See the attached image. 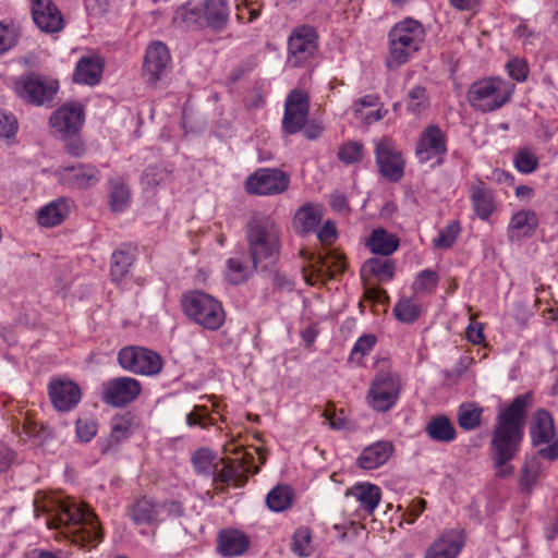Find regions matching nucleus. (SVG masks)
I'll use <instances>...</instances> for the list:
<instances>
[{
    "instance_id": "nucleus-1",
    "label": "nucleus",
    "mask_w": 558,
    "mask_h": 558,
    "mask_svg": "<svg viewBox=\"0 0 558 558\" xmlns=\"http://www.w3.org/2000/svg\"><path fill=\"white\" fill-rule=\"evenodd\" d=\"M531 403V393L520 395L498 413L490 440V451L499 477L510 476L514 471L509 462L520 451L524 435L525 413Z\"/></svg>"
},
{
    "instance_id": "nucleus-2",
    "label": "nucleus",
    "mask_w": 558,
    "mask_h": 558,
    "mask_svg": "<svg viewBox=\"0 0 558 558\" xmlns=\"http://www.w3.org/2000/svg\"><path fill=\"white\" fill-rule=\"evenodd\" d=\"M48 525L63 529L64 535L82 547L96 546L101 541V531L94 513L72 499L59 502L57 513L48 520Z\"/></svg>"
},
{
    "instance_id": "nucleus-3",
    "label": "nucleus",
    "mask_w": 558,
    "mask_h": 558,
    "mask_svg": "<svg viewBox=\"0 0 558 558\" xmlns=\"http://www.w3.org/2000/svg\"><path fill=\"white\" fill-rule=\"evenodd\" d=\"M250 254L255 267L274 264L280 252V229L268 216H255L247 226Z\"/></svg>"
},
{
    "instance_id": "nucleus-4",
    "label": "nucleus",
    "mask_w": 558,
    "mask_h": 558,
    "mask_svg": "<svg viewBox=\"0 0 558 558\" xmlns=\"http://www.w3.org/2000/svg\"><path fill=\"white\" fill-rule=\"evenodd\" d=\"M424 40L425 31L418 21L407 17L395 24L388 33L386 66L393 70L408 62L422 48Z\"/></svg>"
},
{
    "instance_id": "nucleus-5",
    "label": "nucleus",
    "mask_w": 558,
    "mask_h": 558,
    "mask_svg": "<svg viewBox=\"0 0 558 558\" xmlns=\"http://www.w3.org/2000/svg\"><path fill=\"white\" fill-rule=\"evenodd\" d=\"M182 308L189 319L209 331L220 329L226 320L222 303L204 291L186 292L182 296Z\"/></svg>"
},
{
    "instance_id": "nucleus-6",
    "label": "nucleus",
    "mask_w": 558,
    "mask_h": 558,
    "mask_svg": "<svg viewBox=\"0 0 558 558\" xmlns=\"http://www.w3.org/2000/svg\"><path fill=\"white\" fill-rule=\"evenodd\" d=\"M514 86L500 77H486L474 82L468 92V100L476 110L492 112L507 104Z\"/></svg>"
},
{
    "instance_id": "nucleus-7",
    "label": "nucleus",
    "mask_w": 558,
    "mask_h": 558,
    "mask_svg": "<svg viewBox=\"0 0 558 558\" xmlns=\"http://www.w3.org/2000/svg\"><path fill=\"white\" fill-rule=\"evenodd\" d=\"M530 435L537 453L547 460L558 459V437L554 420L545 410H537L531 420Z\"/></svg>"
},
{
    "instance_id": "nucleus-8",
    "label": "nucleus",
    "mask_w": 558,
    "mask_h": 558,
    "mask_svg": "<svg viewBox=\"0 0 558 558\" xmlns=\"http://www.w3.org/2000/svg\"><path fill=\"white\" fill-rule=\"evenodd\" d=\"M118 363L126 372L154 376L162 368V359L156 352L145 347L128 345L118 353Z\"/></svg>"
},
{
    "instance_id": "nucleus-9",
    "label": "nucleus",
    "mask_w": 558,
    "mask_h": 558,
    "mask_svg": "<svg viewBox=\"0 0 558 558\" xmlns=\"http://www.w3.org/2000/svg\"><path fill=\"white\" fill-rule=\"evenodd\" d=\"M58 88L57 80L37 74L21 76L14 83L17 96L35 106H43L51 101Z\"/></svg>"
},
{
    "instance_id": "nucleus-10",
    "label": "nucleus",
    "mask_w": 558,
    "mask_h": 558,
    "mask_svg": "<svg viewBox=\"0 0 558 558\" xmlns=\"http://www.w3.org/2000/svg\"><path fill=\"white\" fill-rule=\"evenodd\" d=\"M447 155L446 133L436 124L426 126L420 134L415 156L421 163L439 166Z\"/></svg>"
},
{
    "instance_id": "nucleus-11",
    "label": "nucleus",
    "mask_w": 558,
    "mask_h": 558,
    "mask_svg": "<svg viewBox=\"0 0 558 558\" xmlns=\"http://www.w3.org/2000/svg\"><path fill=\"white\" fill-rule=\"evenodd\" d=\"M401 385L399 377L393 374L377 375L367 392L368 405L376 412L389 411L399 399Z\"/></svg>"
},
{
    "instance_id": "nucleus-12",
    "label": "nucleus",
    "mask_w": 558,
    "mask_h": 558,
    "mask_svg": "<svg viewBox=\"0 0 558 558\" xmlns=\"http://www.w3.org/2000/svg\"><path fill=\"white\" fill-rule=\"evenodd\" d=\"M142 393V384L133 377L121 376L101 385V400L113 408H123L134 402Z\"/></svg>"
},
{
    "instance_id": "nucleus-13",
    "label": "nucleus",
    "mask_w": 558,
    "mask_h": 558,
    "mask_svg": "<svg viewBox=\"0 0 558 558\" xmlns=\"http://www.w3.org/2000/svg\"><path fill=\"white\" fill-rule=\"evenodd\" d=\"M290 185V175L276 168H262L246 179L245 189L250 194L278 195Z\"/></svg>"
},
{
    "instance_id": "nucleus-14",
    "label": "nucleus",
    "mask_w": 558,
    "mask_h": 558,
    "mask_svg": "<svg viewBox=\"0 0 558 558\" xmlns=\"http://www.w3.org/2000/svg\"><path fill=\"white\" fill-rule=\"evenodd\" d=\"M171 54L166 44L150 43L145 52L143 76L147 83L156 85L171 69Z\"/></svg>"
},
{
    "instance_id": "nucleus-15",
    "label": "nucleus",
    "mask_w": 558,
    "mask_h": 558,
    "mask_svg": "<svg viewBox=\"0 0 558 558\" xmlns=\"http://www.w3.org/2000/svg\"><path fill=\"white\" fill-rule=\"evenodd\" d=\"M84 123V109L80 104L69 102L57 109L49 119V125L54 134L62 138L78 133Z\"/></svg>"
},
{
    "instance_id": "nucleus-16",
    "label": "nucleus",
    "mask_w": 558,
    "mask_h": 558,
    "mask_svg": "<svg viewBox=\"0 0 558 558\" xmlns=\"http://www.w3.org/2000/svg\"><path fill=\"white\" fill-rule=\"evenodd\" d=\"M376 161L384 177L391 181L399 180L403 174L404 161L395 143L386 137L375 143Z\"/></svg>"
},
{
    "instance_id": "nucleus-17",
    "label": "nucleus",
    "mask_w": 558,
    "mask_h": 558,
    "mask_svg": "<svg viewBox=\"0 0 558 558\" xmlns=\"http://www.w3.org/2000/svg\"><path fill=\"white\" fill-rule=\"evenodd\" d=\"M317 49L316 33L313 27L300 26L289 37V62L299 66L310 59Z\"/></svg>"
},
{
    "instance_id": "nucleus-18",
    "label": "nucleus",
    "mask_w": 558,
    "mask_h": 558,
    "mask_svg": "<svg viewBox=\"0 0 558 558\" xmlns=\"http://www.w3.org/2000/svg\"><path fill=\"white\" fill-rule=\"evenodd\" d=\"M48 392L52 405L61 412L75 408L82 397L78 385L66 378H52L48 386Z\"/></svg>"
},
{
    "instance_id": "nucleus-19",
    "label": "nucleus",
    "mask_w": 558,
    "mask_h": 558,
    "mask_svg": "<svg viewBox=\"0 0 558 558\" xmlns=\"http://www.w3.org/2000/svg\"><path fill=\"white\" fill-rule=\"evenodd\" d=\"M307 114V96L300 90L291 92L286 100L284 116L282 120L284 131L290 134L299 132L305 125Z\"/></svg>"
},
{
    "instance_id": "nucleus-20",
    "label": "nucleus",
    "mask_w": 558,
    "mask_h": 558,
    "mask_svg": "<svg viewBox=\"0 0 558 558\" xmlns=\"http://www.w3.org/2000/svg\"><path fill=\"white\" fill-rule=\"evenodd\" d=\"M56 177L60 184L69 189H87L99 181L98 170L89 165L59 168Z\"/></svg>"
},
{
    "instance_id": "nucleus-21",
    "label": "nucleus",
    "mask_w": 558,
    "mask_h": 558,
    "mask_svg": "<svg viewBox=\"0 0 558 558\" xmlns=\"http://www.w3.org/2000/svg\"><path fill=\"white\" fill-rule=\"evenodd\" d=\"M32 15L38 28L45 33H58L63 28V19L51 0H32Z\"/></svg>"
},
{
    "instance_id": "nucleus-22",
    "label": "nucleus",
    "mask_w": 558,
    "mask_h": 558,
    "mask_svg": "<svg viewBox=\"0 0 558 558\" xmlns=\"http://www.w3.org/2000/svg\"><path fill=\"white\" fill-rule=\"evenodd\" d=\"M464 544L462 530L453 529L444 532L425 554V558H457Z\"/></svg>"
},
{
    "instance_id": "nucleus-23",
    "label": "nucleus",
    "mask_w": 558,
    "mask_h": 558,
    "mask_svg": "<svg viewBox=\"0 0 558 558\" xmlns=\"http://www.w3.org/2000/svg\"><path fill=\"white\" fill-rule=\"evenodd\" d=\"M250 545V537L238 529H223L217 536V551L225 558L242 556Z\"/></svg>"
},
{
    "instance_id": "nucleus-24",
    "label": "nucleus",
    "mask_w": 558,
    "mask_h": 558,
    "mask_svg": "<svg viewBox=\"0 0 558 558\" xmlns=\"http://www.w3.org/2000/svg\"><path fill=\"white\" fill-rule=\"evenodd\" d=\"M537 215L531 209H521L512 215L508 225L507 234L511 242H519L530 238L536 230Z\"/></svg>"
},
{
    "instance_id": "nucleus-25",
    "label": "nucleus",
    "mask_w": 558,
    "mask_h": 558,
    "mask_svg": "<svg viewBox=\"0 0 558 558\" xmlns=\"http://www.w3.org/2000/svg\"><path fill=\"white\" fill-rule=\"evenodd\" d=\"M345 496L355 498L359 502V508L367 514H373L381 499L380 488L377 485L364 482L356 483L348 488Z\"/></svg>"
},
{
    "instance_id": "nucleus-26",
    "label": "nucleus",
    "mask_w": 558,
    "mask_h": 558,
    "mask_svg": "<svg viewBox=\"0 0 558 558\" xmlns=\"http://www.w3.org/2000/svg\"><path fill=\"white\" fill-rule=\"evenodd\" d=\"M425 311L421 298L414 295H401L392 307L393 317L401 324L416 322Z\"/></svg>"
},
{
    "instance_id": "nucleus-27",
    "label": "nucleus",
    "mask_w": 558,
    "mask_h": 558,
    "mask_svg": "<svg viewBox=\"0 0 558 558\" xmlns=\"http://www.w3.org/2000/svg\"><path fill=\"white\" fill-rule=\"evenodd\" d=\"M393 452V446L389 441H376L366 447L357 459L362 469L374 470L385 464Z\"/></svg>"
},
{
    "instance_id": "nucleus-28",
    "label": "nucleus",
    "mask_w": 558,
    "mask_h": 558,
    "mask_svg": "<svg viewBox=\"0 0 558 558\" xmlns=\"http://www.w3.org/2000/svg\"><path fill=\"white\" fill-rule=\"evenodd\" d=\"M71 203L59 198L43 206L37 211V222L41 227L52 228L60 225L70 214Z\"/></svg>"
},
{
    "instance_id": "nucleus-29",
    "label": "nucleus",
    "mask_w": 558,
    "mask_h": 558,
    "mask_svg": "<svg viewBox=\"0 0 558 558\" xmlns=\"http://www.w3.org/2000/svg\"><path fill=\"white\" fill-rule=\"evenodd\" d=\"M310 267L313 269V275H317V278L325 276L332 278L344 270L345 262L340 253L329 250L325 255L313 256Z\"/></svg>"
},
{
    "instance_id": "nucleus-30",
    "label": "nucleus",
    "mask_w": 558,
    "mask_h": 558,
    "mask_svg": "<svg viewBox=\"0 0 558 558\" xmlns=\"http://www.w3.org/2000/svg\"><path fill=\"white\" fill-rule=\"evenodd\" d=\"M470 199L475 215L482 220H487L495 210L493 192L482 181L472 185Z\"/></svg>"
},
{
    "instance_id": "nucleus-31",
    "label": "nucleus",
    "mask_w": 558,
    "mask_h": 558,
    "mask_svg": "<svg viewBox=\"0 0 558 558\" xmlns=\"http://www.w3.org/2000/svg\"><path fill=\"white\" fill-rule=\"evenodd\" d=\"M322 219L323 207L319 204L308 203L296 210L293 225L298 232L308 233L317 229Z\"/></svg>"
},
{
    "instance_id": "nucleus-32",
    "label": "nucleus",
    "mask_w": 558,
    "mask_h": 558,
    "mask_svg": "<svg viewBox=\"0 0 558 558\" xmlns=\"http://www.w3.org/2000/svg\"><path fill=\"white\" fill-rule=\"evenodd\" d=\"M365 245L373 254L389 256L398 250L399 239L383 228H376L367 238Z\"/></svg>"
},
{
    "instance_id": "nucleus-33",
    "label": "nucleus",
    "mask_w": 558,
    "mask_h": 558,
    "mask_svg": "<svg viewBox=\"0 0 558 558\" xmlns=\"http://www.w3.org/2000/svg\"><path fill=\"white\" fill-rule=\"evenodd\" d=\"M131 518L137 524L154 523L165 520L160 505L148 497H143L133 505Z\"/></svg>"
},
{
    "instance_id": "nucleus-34",
    "label": "nucleus",
    "mask_w": 558,
    "mask_h": 558,
    "mask_svg": "<svg viewBox=\"0 0 558 558\" xmlns=\"http://www.w3.org/2000/svg\"><path fill=\"white\" fill-rule=\"evenodd\" d=\"M101 73L102 63L99 58H82L76 64L73 80L81 84L96 85L100 80Z\"/></svg>"
},
{
    "instance_id": "nucleus-35",
    "label": "nucleus",
    "mask_w": 558,
    "mask_h": 558,
    "mask_svg": "<svg viewBox=\"0 0 558 558\" xmlns=\"http://www.w3.org/2000/svg\"><path fill=\"white\" fill-rule=\"evenodd\" d=\"M203 17L214 29H221L229 17V0H204Z\"/></svg>"
},
{
    "instance_id": "nucleus-36",
    "label": "nucleus",
    "mask_w": 558,
    "mask_h": 558,
    "mask_svg": "<svg viewBox=\"0 0 558 558\" xmlns=\"http://www.w3.org/2000/svg\"><path fill=\"white\" fill-rule=\"evenodd\" d=\"M425 433L432 440L438 442H451L457 436L453 424L445 415L433 417L426 424Z\"/></svg>"
},
{
    "instance_id": "nucleus-37",
    "label": "nucleus",
    "mask_w": 558,
    "mask_h": 558,
    "mask_svg": "<svg viewBox=\"0 0 558 558\" xmlns=\"http://www.w3.org/2000/svg\"><path fill=\"white\" fill-rule=\"evenodd\" d=\"M355 119L362 124L369 125L379 121L383 116L377 109V99L374 96H365L353 105Z\"/></svg>"
},
{
    "instance_id": "nucleus-38",
    "label": "nucleus",
    "mask_w": 558,
    "mask_h": 558,
    "mask_svg": "<svg viewBox=\"0 0 558 558\" xmlns=\"http://www.w3.org/2000/svg\"><path fill=\"white\" fill-rule=\"evenodd\" d=\"M484 409L475 402L461 403L457 411L458 424L464 430H473L482 424Z\"/></svg>"
},
{
    "instance_id": "nucleus-39",
    "label": "nucleus",
    "mask_w": 558,
    "mask_h": 558,
    "mask_svg": "<svg viewBox=\"0 0 558 558\" xmlns=\"http://www.w3.org/2000/svg\"><path fill=\"white\" fill-rule=\"evenodd\" d=\"M542 473L541 461L536 457L525 458L520 471L519 484L524 493H531L537 484Z\"/></svg>"
},
{
    "instance_id": "nucleus-40",
    "label": "nucleus",
    "mask_w": 558,
    "mask_h": 558,
    "mask_svg": "<svg viewBox=\"0 0 558 558\" xmlns=\"http://www.w3.org/2000/svg\"><path fill=\"white\" fill-rule=\"evenodd\" d=\"M374 275L380 281H390L395 275V264L390 259L372 257L362 266V275Z\"/></svg>"
},
{
    "instance_id": "nucleus-41",
    "label": "nucleus",
    "mask_w": 558,
    "mask_h": 558,
    "mask_svg": "<svg viewBox=\"0 0 558 558\" xmlns=\"http://www.w3.org/2000/svg\"><path fill=\"white\" fill-rule=\"evenodd\" d=\"M438 274L430 269H424L416 274L411 290L414 295L421 298L422 295H430L437 288Z\"/></svg>"
},
{
    "instance_id": "nucleus-42",
    "label": "nucleus",
    "mask_w": 558,
    "mask_h": 558,
    "mask_svg": "<svg viewBox=\"0 0 558 558\" xmlns=\"http://www.w3.org/2000/svg\"><path fill=\"white\" fill-rule=\"evenodd\" d=\"M293 492L287 485L274 487L266 497L268 508L275 512H281L292 504Z\"/></svg>"
},
{
    "instance_id": "nucleus-43",
    "label": "nucleus",
    "mask_w": 558,
    "mask_h": 558,
    "mask_svg": "<svg viewBox=\"0 0 558 558\" xmlns=\"http://www.w3.org/2000/svg\"><path fill=\"white\" fill-rule=\"evenodd\" d=\"M405 106L408 112L418 116L424 112L429 106V97L423 86L412 87L405 97Z\"/></svg>"
},
{
    "instance_id": "nucleus-44",
    "label": "nucleus",
    "mask_w": 558,
    "mask_h": 558,
    "mask_svg": "<svg viewBox=\"0 0 558 558\" xmlns=\"http://www.w3.org/2000/svg\"><path fill=\"white\" fill-rule=\"evenodd\" d=\"M109 203L113 211H124L131 203L129 187L120 182H111L109 191Z\"/></svg>"
},
{
    "instance_id": "nucleus-45",
    "label": "nucleus",
    "mask_w": 558,
    "mask_h": 558,
    "mask_svg": "<svg viewBox=\"0 0 558 558\" xmlns=\"http://www.w3.org/2000/svg\"><path fill=\"white\" fill-rule=\"evenodd\" d=\"M20 37V26L13 21L0 22V54L16 46Z\"/></svg>"
},
{
    "instance_id": "nucleus-46",
    "label": "nucleus",
    "mask_w": 558,
    "mask_h": 558,
    "mask_svg": "<svg viewBox=\"0 0 558 558\" xmlns=\"http://www.w3.org/2000/svg\"><path fill=\"white\" fill-rule=\"evenodd\" d=\"M132 265V256L124 251H114L111 257L110 275L119 283L128 275Z\"/></svg>"
},
{
    "instance_id": "nucleus-47",
    "label": "nucleus",
    "mask_w": 558,
    "mask_h": 558,
    "mask_svg": "<svg viewBox=\"0 0 558 558\" xmlns=\"http://www.w3.org/2000/svg\"><path fill=\"white\" fill-rule=\"evenodd\" d=\"M251 275V269L241 257H231L227 260L226 279L232 284L244 282Z\"/></svg>"
},
{
    "instance_id": "nucleus-48",
    "label": "nucleus",
    "mask_w": 558,
    "mask_h": 558,
    "mask_svg": "<svg viewBox=\"0 0 558 558\" xmlns=\"http://www.w3.org/2000/svg\"><path fill=\"white\" fill-rule=\"evenodd\" d=\"M111 438L121 441L130 437L134 429L133 417L130 415H118L111 420Z\"/></svg>"
},
{
    "instance_id": "nucleus-49",
    "label": "nucleus",
    "mask_w": 558,
    "mask_h": 558,
    "mask_svg": "<svg viewBox=\"0 0 558 558\" xmlns=\"http://www.w3.org/2000/svg\"><path fill=\"white\" fill-rule=\"evenodd\" d=\"M192 463L198 473L210 475L216 470V456L208 449H198L192 456Z\"/></svg>"
},
{
    "instance_id": "nucleus-50",
    "label": "nucleus",
    "mask_w": 558,
    "mask_h": 558,
    "mask_svg": "<svg viewBox=\"0 0 558 558\" xmlns=\"http://www.w3.org/2000/svg\"><path fill=\"white\" fill-rule=\"evenodd\" d=\"M513 165L521 173H532L538 167V158L532 149L523 148L515 154Z\"/></svg>"
},
{
    "instance_id": "nucleus-51",
    "label": "nucleus",
    "mask_w": 558,
    "mask_h": 558,
    "mask_svg": "<svg viewBox=\"0 0 558 558\" xmlns=\"http://www.w3.org/2000/svg\"><path fill=\"white\" fill-rule=\"evenodd\" d=\"M293 550L301 557H307L313 551L312 533L307 527L298 529L293 535Z\"/></svg>"
},
{
    "instance_id": "nucleus-52",
    "label": "nucleus",
    "mask_w": 558,
    "mask_h": 558,
    "mask_svg": "<svg viewBox=\"0 0 558 558\" xmlns=\"http://www.w3.org/2000/svg\"><path fill=\"white\" fill-rule=\"evenodd\" d=\"M515 38L522 41V45L527 48H534L543 41V36L538 32L531 29L526 23L521 22L513 31Z\"/></svg>"
},
{
    "instance_id": "nucleus-53",
    "label": "nucleus",
    "mask_w": 558,
    "mask_h": 558,
    "mask_svg": "<svg viewBox=\"0 0 558 558\" xmlns=\"http://www.w3.org/2000/svg\"><path fill=\"white\" fill-rule=\"evenodd\" d=\"M460 232V225L452 221L439 231L438 236L434 239V245L438 248H449L454 243Z\"/></svg>"
},
{
    "instance_id": "nucleus-54",
    "label": "nucleus",
    "mask_w": 558,
    "mask_h": 558,
    "mask_svg": "<svg viewBox=\"0 0 558 558\" xmlns=\"http://www.w3.org/2000/svg\"><path fill=\"white\" fill-rule=\"evenodd\" d=\"M363 154V145L359 142H348L343 144L338 151L339 159L347 163H354L361 160Z\"/></svg>"
},
{
    "instance_id": "nucleus-55",
    "label": "nucleus",
    "mask_w": 558,
    "mask_h": 558,
    "mask_svg": "<svg viewBox=\"0 0 558 558\" xmlns=\"http://www.w3.org/2000/svg\"><path fill=\"white\" fill-rule=\"evenodd\" d=\"M98 432V424L95 418H80L76 421V436L80 441H90Z\"/></svg>"
},
{
    "instance_id": "nucleus-56",
    "label": "nucleus",
    "mask_w": 558,
    "mask_h": 558,
    "mask_svg": "<svg viewBox=\"0 0 558 558\" xmlns=\"http://www.w3.org/2000/svg\"><path fill=\"white\" fill-rule=\"evenodd\" d=\"M239 476L240 475L238 470L232 466L225 465L213 478V484H215V488L217 490L222 492L225 485H238L236 480Z\"/></svg>"
},
{
    "instance_id": "nucleus-57",
    "label": "nucleus",
    "mask_w": 558,
    "mask_h": 558,
    "mask_svg": "<svg viewBox=\"0 0 558 558\" xmlns=\"http://www.w3.org/2000/svg\"><path fill=\"white\" fill-rule=\"evenodd\" d=\"M19 129L17 120L11 112L0 110V137H14Z\"/></svg>"
},
{
    "instance_id": "nucleus-58",
    "label": "nucleus",
    "mask_w": 558,
    "mask_h": 558,
    "mask_svg": "<svg viewBox=\"0 0 558 558\" xmlns=\"http://www.w3.org/2000/svg\"><path fill=\"white\" fill-rule=\"evenodd\" d=\"M199 19L201 12L197 11L195 7L192 8L191 4L179 8L173 16L175 23L184 24L186 26L197 23Z\"/></svg>"
},
{
    "instance_id": "nucleus-59",
    "label": "nucleus",
    "mask_w": 558,
    "mask_h": 558,
    "mask_svg": "<svg viewBox=\"0 0 558 558\" xmlns=\"http://www.w3.org/2000/svg\"><path fill=\"white\" fill-rule=\"evenodd\" d=\"M209 420L207 409L201 405H195L193 411L186 415V423L190 426H201L205 428L210 424Z\"/></svg>"
},
{
    "instance_id": "nucleus-60",
    "label": "nucleus",
    "mask_w": 558,
    "mask_h": 558,
    "mask_svg": "<svg viewBox=\"0 0 558 558\" xmlns=\"http://www.w3.org/2000/svg\"><path fill=\"white\" fill-rule=\"evenodd\" d=\"M167 171L162 167H148L144 170L142 175L143 184L146 186H156L167 177Z\"/></svg>"
},
{
    "instance_id": "nucleus-61",
    "label": "nucleus",
    "mask_w": 558,
    "mask_h": 558,
    "mask_svg": "<svg viewBox=\"0 0 558 558\" xmlns=\"http://www.w3.org/2000/svg\"><path fill=\"white\" fill-rule=\"evenodd\" d=\"M509 75L518 82H523L527 77L529 68L524 60L515 58L507 63Z\"/></svg>"
},
{
    "instance_id": "nucleus-62",
    "label": "nucleus",
    "mask_w": 558,
    "mask_h": 558,
    "mask_svg": "<svg viewBox=\"0 0 558 558\" xmlns=\"http://www.w3.org/2000/svg\"><path fill=\"white\" fill-rule=\"evenodd\" d=\"M316 233L323 245H330L337 239L336 226L330 220H327L320 228L317 227Z\"/></svg>"
},
{
    "instance_id": "nucleus-63",
    "label": "nucleus",
    "mask_w": 558,
    "mask_h": 558,
    "mask_svg": "<svg viewBox=\"0 0 558 558\" xmlns=\"http://www.w3.org/2000/svg\"><path fill=\"white\" fill-rule=\"evenodd\" d=\"M375 343L376 337L374 335H364L355 341L351 354L360 353L361 355H365L372 351Z\"/></svg>"
},
{
    "instance_id": "nucleus-64",
    "label": "nucleus",
    "mask_w": 558,
    "mask_h": 558,
    "mask_svg": "<svg viewBox=\"0 0 558 558\" xmlns=\"http://www.w3.org/2000/svg\"><path fill=\"white\" fill-rule=\"evenodd\" d=\"M465 336L466 339L474 343V344H481L484 342V333H483V326L481 323H470V325L465 329Z\"/></svg>"
}]
</instances>
